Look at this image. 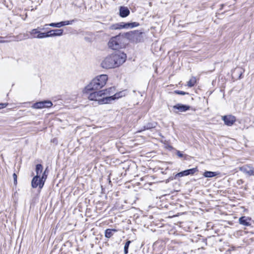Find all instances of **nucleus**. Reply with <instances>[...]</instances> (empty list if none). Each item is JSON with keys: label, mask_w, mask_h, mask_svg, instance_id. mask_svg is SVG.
<instances>
[{"label": "nucleus", "mask_w": 254, "mask_h": 254, "mask_svg": "<svg viewBox=\"0 0 254 254\" xmlns=\"http://www.w3.org/2000/svg\"><path fill=\"white\" fill-rule=\"evenodd\" d=\"M127 56L124 53L118 52L107 56L101 63L102 67L106 69L118 67L124 63Z\"/></svg>", "instance_id": "f257e3e1"}, {"label": "nucleus", "mask_w": 254, "mask_h": 254, "mask_svg": "<svg viewBox=\"0 0 254 254\" xmlns=\"http://www.w3.org/2000/svg\"><path fill=\"white\" fill-rule=\"evenodd\" d=\"M108 80L106 74L96 76L83 90L84 93H89L91 91L98 90L104 87Z\"/></svg>", "instance_id": "f03ea898"}, {"label": "nucleus", "mask_w": 254, "mask_h": 254, "mask_svg": "<svg viewBox=\"0 0 254 254\" xmlns=\"http://www.w3.org/2000/svg\"><path fill=\"white\" fill-rule=\"evenodd\" d=\"M104 93L103 90L94 91L91 93L89 92L88 93L89 94L88 98L91 101H97L98 103L100 105L111 103L113 98L111 97H104Z\"/></svg>", "instance_id": "7ed1b4c3"}, {"label": "nucleus", "mask_w": 254, "mask_h": 254, "mask_svg": "<svg viewBox=\"0 0 254 254\" xmlns=\"http://www.w3.org/2000/svg\"><path fill=\"white\" fill-rule=\"evenodd\" d=\"M123 40V38L119 35L113 37L108 43V47L114 50L121 49L124 47Z\"/></svg>", "instance_id": "20e7f679"}, {"label": "nucleus", "mask_w": 254, "mask_h": 254, "mask_svg": "<svg viewBox=\"0 0 254 254\" xmlns=\"http://www.w3.org/2000/svg\"><path fill=\"white\" fill-rule=\"evenodd\" d=\"M47 170V168L46 169L45 171L43 172L42 176L41 177H38V176H35L32 179L31 182V186L32 188H36L37 187L41 189L45 183L46 180L47 179V175L46 174V171Z\"/></svg>", "instance_id": "39448f33"}, {"label": "nucleus", "mask_w": 254, "mask_h": 254, "mask_svg": "<svg viewBox=\"0 0 254 254\" xmlns=\"http://www.w3.org/2000/svg\"><path fill=\"white\" fill-rule=\"evenodd\" d=\"M103 90V92H104V97H111L113 98L112 100V102L115 100L118 99L126 95L125 91H121L114 94L115 92V89L114 87H110L109 88Z\"/></svg>", "instance_id": "423d86ee"}, {"label": "nucleus", "mask_w": 254, "mask_h": 254, "mask_svg": "<svg viewBox=\"0 0 254 254\" xmlns=\"http://www.w3.org/2000/svg\"><path fill=\"white\" fill-rule=\"evenodd\" d=\"M139 24L137 22L124 23L121 22L113 24L110 26L111 30H119L121 29H129L137 27Z\"/></svg>", "instance_id": "0eeeda50"}, {"label": "nucleus", "mask_w": 254, "mask_h": 254, "mask_svg": "<svg viewBox=\"0 0 254 254\" xmlns=\"http://www.w3.org/2000/svg\"><path fill=\"white\" fill-rule=\"evenodd\" d=\"M239 170L248 176H254V167L251 165H244Z\"/></svg>", "instance_id": "6e6552de"}, {"label": "nucleus", "mask_w": 254, "mask_h": 254, "mask_svg": "<svg viewBox=\"0 0 254 254\" xmlns=\"http://www.w3.org/2000/svg\"><path fill=\"white\" fill-rule=\"evenodd\" d=\"M53 105L52 103L50 101H44L37 102L33 104L32 108L34 109H42L44 108H50Z\"/></svg>", "instance_id": "1a4fd4ad"}, {"label": "nucleus", "mask_w": 254, "mask_h": 254, "mask_svg": "<svg viewBox=\"0 0 254 254\" xmlns=\"http://www.w3.org/2000/svg\"><path fill=\"white\" fill-rule=\"evenodd\" d=\"M222 119L228 126H231L236 121V118L232 115L222 116Z\"/></svg>", "instance_id": "9d476101"}, {"label": "nucleus", "mask_w": 254, "mask_h": 254, "mask_svg": "<svg viewBox=\"0 0 254 254\" xmlns=\"http://www.w3.org/2000/svg\"><path fill=\"white\" fill-rule=\"evenodd\" d=\"M251 219L250 217H247L245 216H242L239 219V221L240 224L246 226H249L251 225Z\"/></svg>", "instance_id": "9b49d317"}, {"label": "nucleus", "mask_w": 254, "mask_h": 254, "mask_svg": "<svg viewBox=\"0 0 254 254\" xmlns=\"http://www.w3.org/2000/svg\"><path fill=\"white\" fill-rule=\"evenodd\" d=\"M129 10L127 7L121 6L120 8V15L122 17H126L129 14Z\"/></svg>", "instance_id": "f8f14e48"}, {"label": "nucleus", "mask_w": 254, "mask_h": 254, "mask_svg": "<svg viewBox=\"0 0 254 254\" xmlns=\"http://www.w3.org/2000/svg\"><path fill=\"white\" fill-rule=\"evenodd\" d=\"M173 108L177 109L180 112H185L187 110H189L190 108V107L181 104H177L173 106Z\"/></svg>", "instance_id": "ddd939ff"}, {"label": "nucleus", "mask_w": 254, "mask_h": 254, "mask_svg": "<svg viewBox=\"0 0 254 254\" xmlns=\"http://www.w3.org/2000/svg\"><path fill=\"white\" fill-rule=\"evenodd\" d=\"M49 33V37L60 36L63 35V30L62 29L52 30L48 32Z\"/></svg>", "instance_id": "4468645a"}, {"label": "nucleus", "mask_w": 254, "mask_h": 254, "mask_svg": "<svg viewBox=\"0 0 254 254\" xmlns=\"http://www.w3.org/2000/svg\"><path fill=\"white\" fill-rule=\"evenodd\" d=\"M219 173L216 172L206 171L204 173L203 176L206 178H211L219 175Z\"/></svg>", "instance_id": "2eb2a0df"}, {"label": "nucleus", "mask_w": 254, "mask_h": 254, "mask_svg": "<svg viewBox=\"0 0 254 254\" xmlns=\"http://www.w3.org/2000/svg\"><path fill=\"white\" fill-rule=\"evenodd\" d=\"M43 171V166L41 164H37L36 166V175L38 176V177H41V175H42Z\"/></svg>", "instance_id": "dca6fc26"}, {"label": "nucleus", "mask_w": 254, "mask_h": 254, "mask_svg": "<svg viewBox=\"0 0 254 254\" xmlns=\"http://www.w3.org/2000/svg\"><path fill=\"white\" fill-rule=\"evenodd\" d=\"M117 230L115 229H108L105 231V237L108 238H111L113 235V232H116Z\"/></svg>", "instance_id": "f3484780"}, {"label": "nucleus", "mask_w": 254, "mask_h": 254, "mask_svg": "<svg viewBox=\"0 0 254 254\" xmlns=\"http://www.w3.org/2000/svg\"><path fill=\"white\" fill-rule=\"evenodd\" d=\"M49 37V33H42L39 31V34L37 36H33L34 38L42 39L43 38Z\"/></svg>", "instance_id": "a211bd4d"}, {"label": "nucleus", "mask_w": 254, "mask_h": 254, "mask_svg": "<svg viewBox=\"0 0 254 254\" xmlns=\"http://www.w3.org/2000/svg\"><path fill=\"white\" fill-rule=\"evenodd\" d=\"M196 79L194 77H191L190 80L188 82L187 85L188 86L191 87L193 86L196 83Z\"/></svg>", "instance_id": "6ab92c4d"}, {"label": "nucleus", "mask_w": 254, "mask_h": 254, "mask_svg": "<svg viewBox=\"0 0 254 254\" xmlns=\"http://www.w3.org/2000/svg\"><path fill=\"white\" fill-rule=\"evenodd\" d=\"M62 23V22H58V23H51L48 24V25H49L51 27L60 28L62 26H63ZM47 25H48V24L45 25V26H47Z\"/></svg>", "instance_id": "aec40b11"}, {"label": "nucleus", "mask_w": 254, "mask_h": 254, "mask_svg": "<svg viewBox=\"0 0 254 254\" xmlns=\"http://www.w3.org/2000/svg\"><path fill=\"white\" fill-rule=\"evenodd\" d=\"M39 31L37 29H32L30 32V34L31 35V38H34L33 36H37L39 34Z\"/></svg>", "instance_id": "412c9836"}, {"label": "nucleus", "mask_w": 254, "mask_h": 254, "mask_svg": "<svg viewBox=\"0 0 254 254\" xmlns=\"http://www.w3.org/2000/svg\"><path fill=\"white\" fill-rule=\"evenodd\" d=\"M185 176H187V171L186 170H185L184 171H182L181 172L177 173L175 175V178L176 179V178H177L178 177H182Z\"/></svg>", "instance_id": "4be33fe9"}, {"label": "nucleus", "mask_w": 254, "mask_h": 254, "mask_svg": "<svg viewBox=\"0 0 254 254\" xmlns=\"http://www.w3.org/2000/svg\"><path fill=\"white\" fill-rule=\"evenodd\" d=\"M131 242L130 241H127V243H126L125 247H124V253L125 254H127L128 253V249L129 246V244H130Z\"/></svg>", "instance_id": "5701e85b"}, {"label": "nucleus", "mask_w": 254, "mask_h": 254, "mask_svg": "<svg viewBox=\"0 0 254 254\" xmlns=\"http://www.w3.org/2000/svg\"><path fill=\"white\" fill-rule=\"evenodd\" d=\"M186 171H187V175H189L193 174L195 172H196L197 171V170L196 168H195L187 170Z\"/></svg>", "instance_id": "b1692460"}, {"label": "nucleus", "mask_w": 254, "mask_h": 254, "mask_svg": "<svg viewBox=\"0 0 254 254\" xmlns=\"http://www.w3.org/2000/svg\"><path fill=\"white\" fill-rule=\"evenodd\" d=\"M73 20H72V21H62V25L63 26H65V25H69V24H70L72 23V22L73 21Z\"/></svg>", "instance_id": "393cba45"}, {"label": "nucleus", "mask_w": 254, "mask_h": 254, "mask_svg": "<svg viewBox=\"0 0 254 254\" xmlns=\"http://www.w3.org/2000/svg\"><path fill=\"white\" fill-rule=\"evenodd\" d=\"M174 93H176V94H179V95H184L187 94L186 92H185L184 91H178V90L175 91Z\"/></svg>", "instance_id": "a878e982"}, {"label": "nucleus", "mask_w": 254, "mask_h": 254, "mask_svg": "<svg viewBox=\"0 0 254 254\" xmlns=\"http://www.w3.org/2000/svg\"><path fill=\"white\" fill-rule=\"evenodd\" d=\"M7 105L6 103H1L0 104V109L6 107Z\"/></svg>", "instance_id": "bb28decb"}, {"label": "nucleus", "mask_w": 254, "mask_h": 254, "mask_svg": "<svg viewBox=\"0 0 254 254\" xmlns=\"http://www.w3.org/2000/svg\"><path fill=\"white\" fill-rule=\"evenodd\" d=\"M13 178L14 179V184H16L17 183V175H16V174L14 173L13 174Z\"/></svg>", "instance_id": "cd10ccee"}, {"label": "nucleus", "mask_w": 254, "mask_h": 254, "mask_svg": "<svg viewBox=\"0 0 254 254\" xmlns=\"http://www.w3.org/2000/svg\"><path fill=\"white\" fill-rule=\"evenodd\" d=\"M177 155L180 157H183V154L181 153L180 151H178L177 152Z\"/></svg>", "instance_id": "c85d7f7f"}, {"label": "nucleus", "mask_w": 254, "mask_h": 254, "mask_svg": "<svg viewBox=\"0 0 254 254\" xmlns=\"http://www.w3.org/2000/svg\"><path fill=\"white\" fill-rule=\"evenodd\" d=\"M4 42H5V41H2V40H0V43H4Z\"/></svg>", "instance_id": "c756f323"}]
</instances>
